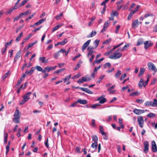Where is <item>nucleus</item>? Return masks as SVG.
I'll use <instances>...</instances> for the list:
<instances>
[{"label":"nucleus","mask_w":157,"mask_h":157,"mask_svg":"<svg viewBox=\"0 0 157 157\" xmlns=\"http://www.w3.org/2000/svg\"><path fill=\"white\" fill-rule=\"evenodd\" d=\"M122 55L121 53L115 51L113 53L109 56V58L112 59H117L121 57Z\"/></svg>","instance_id":"1"},{"label":"nucleus","mask_w":157,"mask_h":157,"mask_svg":"<svg viewBox=\"0 0 157 157\" xmlns=\"http://www.w3.org/2000/svg\"><path fill=\"white\" fill-rule=\"evenodd\" d=\"M147 66L150 70L153 71L155 72L157 71V69L155 65L151 62H149L147 64Z\"/></svg>","instance_id":"2"},{"label":"nucleus","mask_w":157,"mask_h":157,"mask_svg":"<svg viewBox=\"0 0 157 157\" xmlns=\"http://www.w3.org/2000/svg\"><path fill=\"white\" fill-rule=\"evenodd\" d=\"M102 67V65H99L98 67H95L92 73L91 74V77L94 78H95V76L97 74L98 71Z\"/></svg>","instance_id":"3"},{"label":"nucleus","mask_w":157,"mask_h":157,"mask_svg":"<svg viewBox=\"0 0 157 157\" xmlns=\"http://www.w3.org/2000/svg\"><path fill=\"white\" fill-rule=\"evenodd\" d=\"M94 49L93 47L89 46L88 47L87 50L88 52V53L87 55V57L89 58L90 56L94 55L93 53L95 52V51L93 50Z\"/></svg>","instance_id":"4"},{"label":"nucleus","mask_w":157,"mask_h":157,"mask_svg":"<svg viewBox=\"0 0 157 157\" xmlns=\"http://www.w3.org/2000/svg\"><path fill=\"white\" fill-rule=\"evenodd\" d=\"M150 17V20L151 21H153L155 18V17L154 15L153 14H146L144 17H141L140 18V20H143L144 19V18H146L148 17Z\"/></svg>","instance_id":"5"},{"label":"nucleus","mask_w":157,"mask_h":157,"mask_svg":"<svg viewBox=\"0 0 157 157\" xmlns=\"http://www.w3.org/2000/svg\"><path fill=\"white\" fill-rule=\"evenodd\" d=\"M137 121L139 126L141 128L143 127L144 121L143 117L141 116H139L137 118Z\"/></svg>","instance_id":"6"},{"label":"nucleus","mask_w":157,"mask_h":157,"mask_svg":"<svg viewBox=\"0 0 157 157\" xmlns=\"http://www.w3.org/2000/svg\"><path fill=\"white\" fill-rule=\"evenodd\" d=\"M144 44V47L146 50L148 49L149 47L152 46L153 44V43H152L150 40L145 41Z\"/></svg>","instance_id":"7"},{"label":"nucleus","mask_w":157,"mask_h":157,"mask_svg":"<svg viewBox=\"0 0 157 157\" xmlns=\"http://www.w3.org/2000/svg\"><path fill=\"white\" fill-rule=\"evenodd\" d=\"M144 151L145 153H147L149 150V143L147 141H145L144 143Z\"/></svg>","instance_id":"8"},{"label":"nucleus","mask_w":157,"mask_h":157,"mask_svg":"<svg viewBox=\"0 0 157 157\" xmlns=\"http://www.w3.org/2000/svg\"><path fill=\"white\" fill-rule=\"evenodd\" d=\"M152 150V151L154 152H156L157 151V148L156 144L154 140L151 142Z\"/></svg>","instance_id":"9"},{"label":"nucleus","mask_w":157,"mask_h":157,"mask_svg":"<svg viewBox=\"0 0 157 157\" xmlns=\"http://www.w3.org/2000/svg\"><path fill=\"white\" fill-rule=\"evenodd\" d=\"M139 25V20L138 19L134 21L132 23V27L135 29Z\"/></svg>","instance_id":"10"},{"label":"nucleus","mask_w":157,"mask_h":157,"mask_svg":"<svg viewBox=\"0 0 157 157\" xmlns=\"http://www.w3.org/2000/svg\"><path fill=\"white\" fill-rule=\"evenodd\" d=\"M32 94L31 92H29L26 93L23 97V98L25 101H28L30 98L29 96Z\"/></svg>","instance_id":"11"},{"label":"nucleus","mask_w":157,"mask_h":157,"mask_svg":"<svg viewBox=\"0 0 157 157\" xmlns=\"http://www.w3.org/2000/svg\"><path fill=\"white\" fill-rule=\"evenodd\" d=\"M90 40H89L86 41L84 44H83L82 47V50L83 52H84V50L86 49L87 47L89 45L90 42Z\"/></svg>","instance_id":"12"},{"label":"nucleus","mask_w":157,"mask_h":157,"mask_svg":"<svg viewBox=\"0 0 157 157\" xmlns=\"http://www.w3.org/2000/svg\"><path fill=\"white\" fill-rule=\"evenodd\" d=\"M97 100L99 101L100 103L103 104L106 101V99L105 98H103V96H102L99 97L98 98Z\"/></svg>","instance_id":"13"},{"label":"nucleus","mask_w":157,"mask_h":157,"mask_svg":"<svg viewBox=\"0 0 157 157\" xmlns=\"http://www.w3.org/2000/svg\"><path fill=\"white\" fill-rule=\"evenodd\" d=\"M133 112L136 114L140 115L143 113V111L142 109H135L133 110Z\"/></svg>","instance_id":"14"},{"label":"nucleus","mask_w":157,"mask_h":157,"mask_svg":"<svg viewBox=\"0 0 157 157\" xmlns=\"http://www.w3.org/2000/svg\"><path fill=\"white\" fill-rule=\"evenodd\" d=\"M145 82L143 78H141L139 83V86L140 88H142L143 86L144 87L146 85H145Z\"/></svg>","instance_id":"15"},{"label":"nucleus","mask_w":157,"mask_h":157,"mask_svg":"<svg viewBox=\"0 0 157 157\" xmlns=\"http://www.w3.org/2000/svg\"><path fill=\"white\" fill-rule=\"evenodd\" d=\"M109 25V23L108 21H106L101 31V33H103L106 30V29L108 27Z\"/></svg>","instance_id":"16"},{"label":"nucleus","mask_w":157,"mask_h":157,"mask_svg":"<svg viewBox=\"0 0 157 157\" xmlns=\"http://www.w3.org/2000/svg\"><path fill=\"white\" fill-rule=\"evenodd\" d=\"M145 71V69L143 67H141L138 75L139 77H141L144 74Z\"/></svg>","instance_id":"17"},{"label":"nucleus","mask_w":157,"mask_h":157,"mask_svg":"<svg viewBox=\"0 0 157 157\" xmlns=\"http://www.w3.org/2000/svg\"><path fill=\"white\" fill-rule=\"evenodd\" d=\"M87 81L86 77H82L81 79H79L77 82L79 83H82L84 82Z\"/></svg>","instance_id":"18"},{"label":"nucleus","mask_w":157,"mask_h":157,"mask_svg":"<svg viewBox=\"0 0 157 157\" xmlns=\"http://www.w3.org/2000/svg\"><path fill=\"white\" fill-rule=\"evenodd\" d=\"M13 121L15 123H19L20 122V117H14L13 119Z\"/></svg>","instance_id":"19"},{"label":"nucleus","mask_w":157,"mask_h":157,"mask_svg":"<svg viewBox=\"0 0 157 157\" xmlns=\"http://www.w3.org/2000/svg\"><path fill=\"white\" fill-rule=\"evenodd\" d=\"M45 57H40L39 58V60L40 61L41 63H46L48 62V59L45 60Z\"/></svg>","instance_id":"20"},{"label":"nucleus","mask_w":157,"mask_h":157,"mask_svg":"<svg viewBox=\"0 0 157 157\" xmlns=\"http://www.w3.org/2000/svg\"><path fill=\"white\" fill-rule=\"evenodd\" d=\"M21 52L20 51H19L17 53L15 56L14 57V60L15 62L20 57Z\"/></svg>","instance_id":"21"},{"label":"nucleus","mask_w":157,"mask_h":157,"mask_svg":"<svg viewBox=\"0 0 157 157\" xmlns=\"http://www.w3.org/2000/svg\"><path fill=\"white\" fill-rule=\"evenodd\" d=\"M77 102L82 104H85L87 103V101L86 100H82L81 99H78L77 100Z\"/></svg>","instance_id":"22"},{"label":"nucleus","mask_w":157,"mask_h":157,"mask_svg":"<svg viewBox=\"0 0 157 157\" xmlns=\"http://www.w3.org/2000/svg\"><path fill=\"white\" fill-rule=\"evenodd\" d=\"M104 59V58H101L100 59H98V60H95L93 63V65H94V64L96 63H99L101 61H102Z\"/></svg>","instance_id":"23"},{"label":"nucleus","mask_w":157,"mask_h":157,"mask_svg":"<svg viewBox=\"0 0 157 157\" xmlns=\"http://www.w3.org/2000/svg\"><path fill=\"white\" fill-rule=\"evenodd\" d=\"M96 33V31H93L90 34L88 35L87 37L88 38L92 37L95 35Z\"/></svg>","instance_id":"24"},{"label":"nucleus","mask_w":157,"mask_h":157,"mask_svg":"<svg viewBox=\"0 0 157 157\" xmlns=\"http://www.w3.org/2000/svg\"><path fill=\"white\" fill-rule=\"evenodd\" d=\"M57 67V66H55L53 67H49L48 66L46 67V68H47V70L48 71V72H49L50 71L54 70H55Z\"/></svg>","instance_id":"25"},{"label":"nucleus","mask_w":157,"mask_h":157,"mask_svg":"<svg viewBox=\"0 0 157 157\" xmlns=\"http://www.w3.org/2000/svg\"><path fill=\"white\" fill-rule=\"evenodd\" d=\"M92 140L94 141V143H98V138L96 135H93L92 136Z\"/></svg>","instance_id":"26"},{"label":"nucleus","mask_w":157,"mask_h":157,"mask_svg":"<svg viewBox=\"0 0 157 157\" xmlns=\"http://www.w3.org/2000/svg\"><path fill=\"white\" fill-rule=\"evenodd\" d=\"M121 74V71L120 70H118L116 73L115 74V76L117 78H118Z\"/></svg>","instance_id":"27"},{"label":"nucleus","mask_w":157,"mask_h":157,"mask_svg":"<svg viewBox=\"0 0 157 157\" xmlns=\"http://www.w3.org/2000/svg\"><path fill=\"white\" fill-rule=\"evenodd\" d=\"M140 94V92L137 91L131 93L130 94V95L131 96H137L139 95Z\"/></svg>","instance_id":"28"},{"label":"nucleus","mask_w":157,"mask_h":157,"mask_svg":"<svg viewBox=\"0 0 157 157\" xmlns=\"http://www.w3.org/2000/svg\"><path fill=\"white\" fill-rule=\"evenodd\" d=\"M98 145V143H93L91 144V147L95 150L97 148Z\"/></svg>","instance_id":"29"},{"label":"nucleus","mask_w":157,"mask_h":157,"mask_svg":"<svg viewBox=\"0 0 157 157\" xmlns=\"http://www.w3.org/2000/svg\"><path fill=\"white\" fill-rule=\"evenodd\" d=\"M14 117H20V112L18 109H17L15 112Z\"/></svg>","instance_id":"30"},{"label":"nucleus","mask_w":157,"mask_h":157,"mask_svg":"<svg viewBox=\"0 0 157 157\" xmlns=\"http://www.w3.org/2000/svg\"><path fill=\"white\" fill-rule=\"evenodd\" d=\"M145 106L147 107L151 106H152V101H146L144 103Z\"/></svg>","instance_id":"31"},{"label":"nucleus","mask_w":157,"mask_h":157,"mask_svg":"<svg viewBox=\"0 0 157 157\" xmlns=\"http://www.w3.org/2000/svg\"><path fill=\"white\" fill-rule=\"evenodd\" d=\"M143 40L142 38H140L138 40V42L137 43V45L139 46L140 45L142 44L143 43Z\"/></svg>","instance_id":"32"},{"label":"nucleus","mask_w":157,"mask_h":157,"mask_svg":"<svg viewBox=\"0 0 157 157\" xmlns=\"http://www.w3.org/2000/svg\"><path fill=\"white\" fill-rule=\"evenodd\" d=\"M152 107H157V100L154 99L153 102L152 101Z\"/></svg>","instance_id":"33"},{"label":"nucleus","mask_w":157,"mask_h":157,"mask_svg":"<svg viewBox=\"0 0 157 157\" xmlns=\"http://www.w3.org/2000/svg\"><path fill=\"white\" fill-rule=\"evenodd\" d=\"M10 141H9L8 143V145L6 147V155H7L10 150Z\"/></svg>","instance_id":"34"},{"label":"nucleus","mask_w":157,"mask_h":157,"mask_svg":"<svg viewBox=\"0 0 157 157\" xmlns=\"http://www.w3.org/2000/svg\"><path fill=\"white\" fill-rule=\"evenodd\" d=\"M23 36V32H21V33L20 34V35H19L17 37V38L16 39V41L17 42L19 41L20 40L21 38Z\"/></svg>","instance_id":"35"},{"label":"nucleus","mask_w":157,"mask_h":157,"mask_svg":"<svg viewBox=\"0 0 157 157\" xmlns=\"http://www.w3.org/2000/svg\"><path fill=\"white\" fill-rule=\"evenodd\" d=\"M103 126L101 125L100 126V132L102 135H104L105 134V132L103 131Z\"/></svg>","instance_id":"36"},{"label":"nucleus","mask_w":157,"mask_h":157,"mask_svg":"<svg viewBox=\"0 0 157 157\" xmlns=\"http://www.w3.org/2000/svg\"><path fill=\"white\" fill-rule=\"evenodd\" d=\"M9 74V71H8L2 77V79L3 80H5Z\"/></svg>","instance_id":"37"},{"label":"nucleus","mask_w":157,"mask_h":157,"mask_svg":"<svg viewBox=\"0 0 157 157\" xmlns=\"http://www.w3.org/2000/svg\"><path fill=\"white\" fill-rule=\"evenodd\" d=\"M104 67L105 68H109L111 67V64L109 63H107L104 64Z\"/></svg>","instance_id":"38"},{"label":"nucleus","mask_w":157,"mask_h":157,"mask_svg":"<svg viewBox=\"0 0 157 157\" xmlns=\"http://www.w3.org/2000/svg\"><path fill=\"white\" fill-rule=\"evenodd\" d=\"M130 45L129 44H125L121 49V51H123L126 49V48H128Z\"/></svg>","instance_id":"39"},{"label":"nucleus","mask_w":157,"mask_h":157,"mask_svg":"<svg viewBox=\"0 0 157 157\" xmlns=\"http://www.w3.org/2000/svg\"><path fill=\"white\" fill-rule=\"evenodd\" d=\"M59 52H61L63 53H65L66 55H67L68 53V52H67L64 49H61Z\"/></svg>","instance_id":"40"},{"label":"nucleus","mask_w":157,"mask_h":157,"mask_svg":"<svg viewBox=\"0 0 157 157\" xmlns=\"http://www.w3.org/2000/svg\"><path fill=\"white\" fill-rule=\"evenodd\" d=\"M105 77V75H101L99 78L98 80L97 81V83H99Z\"/></svg>","instance_id":"41"},{"label":"nucleus","mask_w":157,"mask_h":157,"mask_svg":"<svg viewBox=\"0 0 157 157\" xmlns=\"http://www.w3.org/2000/svg\"><path fill=\"white\" fill-rule=\"evenodd\" d=\"M147 116L149 117L152 118L155 116V114L152 113H150L147 114Z\"/></svg>","instance_id":"42"},{"label":"nucleus","mask_w":157,"mask_h":157,"mask_svg":"<svg viewBox=\"0 0 157 157\" xmlns=\"http://www.w3.org/2000/svg\"><path fill=\"white\" fill-rule=\"evenodd\" d=\"M7 137H8L7 133H5L4 134V143L5 144L7 142Z\"/></svg>","instance_id":"43"},{"label":"nucleus","mask_w":157,"mask_h":157,"mask_svg":"<svg viewBox=\"0 0 157 157\" xmlns=\"http://www.w3.org/2000/svg\"><path fill=\"white\" fill-rule=\"evenodd\" d=\"M99 41L100 40H96L94 41V43L96 45L95 48H97L98 46Z\"/></svg>","instance_id":"44"},{"label":"nucleus","mask_w":157,"mask_h":157,"mask_svg":"<svg viewBox=\"0 0 157 157\" xmlns=\"http://www.w3.org/2000/svg\"><path fill=\"white\" fill-rule=\"evenodd\" d=\"M30 13V12H29V11H26L25 12H24L23 13H21V15L22 16L23 15H29Z\"/></svg>","instance_id":"45"},{"label":"nucleus","mask_w":157,"mask_h":157,"mask_svg":"<svg viewBox=\"0 0 157 157\" xmlns=\"http://www.w3.org/2000/svg\"><path fill=\"white\" fill-rule=\"evenodd\" d=\"M100 106V105L99 104H95L92 105L91 106V107L93 109H95L97 107Z\"/></svg>","instance_id":"46"},{"label":"nucleus","mask_w":157,"mask_h":157,"mask_svg":"<svg viewBox=\"0 0 157 157\" xmlns=\"http://www.w3.org/2000/svg\"><path fill=\"white\" fill-rule=\"evenodd\" d=\"M63 15V12H61L59 14L57 15L55 18L56 19L58 20L59 18L62 17Z\"/></svg>","instance_id":"47"},{"label":"nucleus","mask_w":157,"mask_h":157,"mask_svg":"<svg viewBox=\"0 0 157 157\" xmlns=\"http://www.w3.org/2000/svg\"><path fill=\"white\" fill-rule=\"evenodd\" d=\"M22 131V129L20 128L17 130V135L18 136V137H19L21 136V135L20 134V132Z\"/></svg>","instance_id":"48"},{"label":"nucleus","mask_w":157,"mask_h":157,"mask_svg":"<svg viewBox=\"0 0 157 157\" xmlns=\"http://www.w3.org/2000/svg\"><path fill=\"white\" fill-rule=\"evenodd\" d=\"M111 14L114 16H117L118 15V13L117 11H112Z\"/></svg>","instance_id":"49"},{"label":"nucleus","mask_w":157,"mask_h":157,"mask_svg":"<svg viewBox=\"0 0 157 157\" xmlns=\"http://www.w3.org/2000/svg\"><path fill=\"white\" fill-rule=\"evenodd\" d=\"M129 4V2H128L126 4V5H125V6H124L123 10H127L128 8V6Z\"/></svg>","instance_id":"50"},{"label":"nucleus","mask_w":157,"mask_h":157,"mask_svg":"<svg viewBox=\"0 0 157 157\" xmlns=\"http://www.w3.org/2000/svg\"><path fill=\"white\" fill-rule=\"evenodd\" d=\"M126 76V74L125 73L124 74H122L120 78V80L121 81H122L123 79Z\"/></svg>","instance_id":"51"},{"label":"nucleus","mask_w":157,"mask_h":157,"mask_svg":"<svg viewBox=\"0 0 157 157\" xmlns=\"http://www.w3.org/2000/svg\"><path fill=\"white\" fill-rule=\"evenodd\" d=\"M67 39H65L64 40L60 42L61 45H63L66 44L67 42Z\"/></svg>","instance_id":"52"},{"label":"nucleus","mask_w":157,"mask_h":157,"mask_svg":"<svg viewBox=\"0 0 157 157\" xmlns=\"http://www.w3.org/2000/svg\"><path fill=\"white\" fill-rule=\"evenodd\" d=\"M121 27V25H118L117 26L116 28V30H115V33H118V31L119 30V29Z\"/></svg>","instance_id":"53"},{"label":"nucleus","mask_w":157,"mask_h":157,"mask_svg":"<svg viewBox=\"0 0 157 157\" xmlns=\"http://www.w3.org/2000/svg\"><path fill=\"white\" fill-rule=\"evenodd\" d=\"M64 70H65V69H64V68H62V69H59V70H56V71L55 72V73H56L58 74V73H59V72H62V71H63Z\"/></svg>","instance_id":"54"},{"label":"nucleus","mask_w":157,"mask_h":157,"mask_svg":"<svg viewBox=\"0 0 157 157\" xmlns=\"http://www.w3.org/2000/svg\"><path fill=\"white\" fill-rule=\"evenodd\" d=\"M36 69L39 71H42V68L40 66H36L35 67Z\"/></svg>","instance_id":"55"},{"label":"nucleus","mask_w":157,"mask_h":157,"mask_svg":"<svg viewBox=\"0 0 157 157\" xmlns=\"http://www.w3.org/2000/svg\"><path fill=\"white\" fill-rule=\"evenodd\" d=\"M91 126L94 127H95V120L93 119L92 120Z\"/></svg>","instance_id":"56"},{"label":"nucleus","mask_w":157,"mask_h":157,"mask_svg":"<svg viewBox=\"0 0 157 157\" xmlns=\"http://www.w3.org/2000/svg\"><path fill=\"white\" fill-rule=\"evenodd\" d=\"M123 44V43L122 42V43H121L120 44H118V45H117V46H114L113 48V50H114L116 48L120 47L121 45H122Z\"/></svg>","instance_id":"57"},{"label":"nucleus","mask_w":157,"mask_h":157,"mask_svg":"<svg viewBox=\"0 0 157 157\" xmlns=\"http://www.w3.org/2000/svg\"><path fill=\"white\" fill-rule=\"evenodd\" d=\"M133 15V14H132V13L131 12H130L129 13L127 19L128 20L130 19L131 18V17H132V16Z\"/></svg>","instance_id":"58"},{"label":"nucleus","mask_w":157,"mask_h":157,"mask_svg":"<svg viewBox=\"0 0 157 157\" xmlns=\"http://www.w3.org/2000/svg\"><path fill=\"white\" fill-rule=\"evenodd\" d=\"M23 79H24L22 78H21L19 80H18L17 85L18 86H19L20 83L22 82Z\"/></svg>","instance_id":"59"},{"label":"nucleus","mask_w":157,"mask_h":157,"mask_svg":"<svg viewBox=\"0 0 157 157\" xmlns=\"http://www.w3.org/2000/svg\"><path fill=\"white\" fill-rule=\"evenodd\" d=\"M22 16L21 15V14H20L19 15L17 16V17H15L14 19V21H17Z\"/></svg>","instance_id":"60"},{"label":"nucleus","mask_w":157,"mask_h":157,"mask_svg":"<svg viewBox=\"0 0 157 157\" xmlns=\"http://www.w3.org/2000/svg\"><path fill=\"white\" fill-rule=\"evenodd\" d=\"M29 0H24L21 3V5L20 6L24 5Z\"/></svg>","instance_id":"61"},{"label":"nucleus","mask_w":157,"mask_h":157,"mask_svg":"<svg viewBox=\"0 0 157 157\" xmlns=\"http://www.w3.org/2000/svg\"><path fill=\"white\" fill-rule=\"evenodd\" d=\"M33 72H32L31 70H29V71H28V70H27L25 72V73L26 74H28L29 75H31L32 74Z\"/></svg>","instance_id":"62"},{"label":"nucleus","mask_w":157,"mask_h":157,"mask_svg":"<svg viewBox=\"0 0 157 157\" xmlns=\"http://www.w3.org/2000/svg\"><path fill=\"white\" fill-rule=\"evenodd\" d=\"M111 40V39H109L108 40H105V41H104L103 42V44H107Z\"/></svg>","instance_id":"63"},{"label":"nucleus","mask_w":157,"mask_h":157,"mask_svg":"<svg viewBox=\"0 0 157 157\" xmlns=\"http://www.w3.org/2000/svg\"><path fill=\"white\" fill-rule=\"evenodd\" d=\"M135 5H136V4L135 3H132V4L131 5V6L130 7L129 9V11H131V10H132V8H133L135 6Z\"/></svg>","instance_id":"64"}]
</instances>
